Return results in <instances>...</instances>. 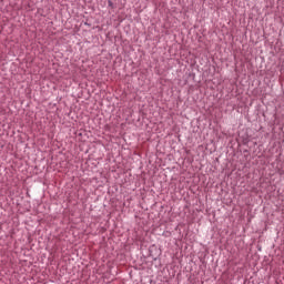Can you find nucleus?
<instances>
[{
	"instance_id": "obj_1",
	"label": "nucleus",
	"mask_w": 284,
	"mask_h": 284,
	"mask_svg": "<svg viewBox=\"0 0 284 284\" xmlns=\"http://www.w3.org/2000/svg\"><path fill=\"white\" fill-rule=\"evenodd\" d=\"M109 6H112V1H109Z\"/></svg>"
}]
</instances>
